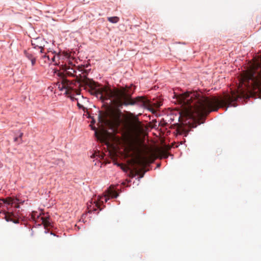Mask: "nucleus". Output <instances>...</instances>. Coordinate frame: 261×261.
<instances>
[{
	"mask_svg": "<svg viewBox=\"0 0 261 261\" xmlns=\"http://www.w3.org/2000/svg\"><path fill=\"white\" fill-rule=\"evenodd\" d=\"M105 202H107L108 200H109V198L104 197Z\"/></svg>",
	"mask_w": 261,
	"mask_h": 261,
	"instance_id": "cd10ccee",
	"label": "nucleus"
},
{
	"mask_svg": "<svg viewBox=\"0 0 261 261\" xmlns=\"http://www.w3.org/2000/svg\"><path fill=\"white\" fill-rule=\"evenodd\" d=\"M13 204L14 202L10 198L0 199V205H1V206L4 207L2 211H4V214L5 215L6 217L7 216H9L10 217H14V214L12 212L7 211V210H8V206H13Z\"/></svg>",
	"mask_w": 261,
	"mask_h": 261,
	"instance_id": "1a4fd4ad",
	"label": "nucleus"
},
{
	"mask_svg": "<svg viewBox=\"0 0 261 261\" xmlns=\"http://www.w3.org/2000/svg\"><path fill=\"white\" fill-rule=\"evenodd\" d=\"M55 164L59 166H64V162L62 159H58L55 161Z\"/></svg>",
	"mask_w": 261,
	"mask_h": 261,
	"instance_id": "dca6fc26",
	"label": "nucleus"
},
{
	"mask_svg": "<svg viewBox=\"0 0 261 261\" xmlns=\"http://www.w3.org/2000/svg\"><path fill=\"white\" fill-rule=\"evenodd\" d=\"M144 174H145V172H144L143 173H142L141 175H140L139 177V178H141L142 177H143L144 175Z\"/></svg>",
	"mask_w": 261,
	"mask_h": 261,
	"instance_id": "c756f323",
	"label": "nucleus"
},
{
	"mask_svg": "<svg viewBox=\"0 0 261 261\" xmlns=\"http://www.w3.org/2000/svg\"><path fill=\"white\" fill-rule=\"evenodd\" d=\"M87 216V214H83L82 215V218H81V219L83 220V221H84V219H85L86 217Z\"/></svg>",
	"mask_w": 261,
	"mask_h": 261,
	"instance_id": "393cba45",
	"label": "nucleus"
},
{
	"mask_svg": "<svg viewBox=\"0 0 261 261\" xmlns=\"http://www.w3.org/2000/svg\"><path fill=\"white\" fill-rule=\"evenodd\" d=\"M76 66L73 65L71 62H69L68 65L62 64L61 65L60 69L63 71L60 76L61 77L70 76L74 77L76 76Z\"/></svg>",
	"mask_w": 261,
	"mask_h": 261,
	"instance_id": "0eeeda50",
	"label": "nucleus"
},
{
	"mask_svg": "<svg viewBox=\"0 0 261 261\" xmlns=\"http://www.w3.org/2000/svg\"><path fill=\"white\" fill-rule=\"evenodd\" d=\"M86 84L91 89L92 95L99 98L102 101L113 99L115 105V94L117 90L107 88L93 80L86 82Z\"/></svg>",
	"mask_w": 261,
	"mask_h": 261,
	"instance_id": "7ed1b4c3",
	"label": "nucleus"
},
{
	"mask_svg": "<svg viewBox=\"0 0 261 261\" xmlns=\"http://www.w3.org/2000/svg\"><path fill=\"white\" fill-rule=\"evenodd\" d=\"M247 79L257 87L261 89V66L257 65L255 68L251 69L247 73Z\"/></svg>",
	"mask_w": 261,
	"mask_h": 261,
	"instance_id": "423d86ee",
	"label": "nucleus"
},
{
	"mask_svg": "<svg viewBox=\"0 0 261 261\" xmlns=\"http://www.w3.org/2000/svg\"><path fill=\"white\" fill-rule=\"evenodd\" d=\"M103 203L104 201L102 200L100 202L95 200L93 201L92 200L88 201L87 203L88 213H91L93 212L96 214H98L99 212L105 207Z\"/></svg>",
	"mask_w": 261,
	"mask_h": 261,
	"instance_id": "6e6552de",
	"label": "nucleus"
},
{
	"mask_svg": "<svg viewBox=\"0 0 261 261\" xmlns=\"http://www.w3.org/2000/svg\"><path fill=\"white\" fill-rule=\"evenodd\" d=\"M108 20L111 23H116L119 21V18L117 16L109 17Z\"/></svg>",
	"mask_w": 261,
	"mask_h": 261,
	"instance_id": "2eb2a0df",
	"label": "nucleus"
},
{
	"mask_svg": "<svg viewBox=\"0 0 261 261\" xmlns=\"http://www.w3.org/2000/svg\"><path fill=\"white\" fill-rule=\"evenodd\" d=\"M23 134L22 133H20L19 136H18V138L20 139V141L19 142V143H21L22 142L21 138L23 136Z\"/></svg>",
	"mask_w": 261,
	"mask_h": 261,
	"instance_id": "412c9836",
	"label": "nucleus"
},
{
	"mask_svg": "<svg viewBox=\"0 0 261 261\" xmlns=\"http://www.w3.org/2000/svg\"><path fill=\"white\" fill-rule=\"evenodd\" d=\"M77 106L79 109H82L84 111V112H85L86 108L84 107L83 105L80 104L78 101L77 102Z\"/></svg>",
	"mask_w": 261,
	"mask_h": 261,
	"instance_id": "f3484780",
	"label": "nucleus"
},
{
	"mask_svg": "<svg viewBox=\"0 0 261 261\" xmlns=\"http://www.w3.org/2000/svg\"><path fill=\"white\" fill-rule=\"evenodd\" d=\"M60 91L65 90L64 94H68L69 91L74 90L76 94H81V83L77 80L70 81L65 77H61L60 81L57 84Z\"/></svg>",
	"mask_w": 261,
	"mask_h": 261,
	"instance_id": "39448f33",
	"label": "nucleus"
},
{
	"mask_svg": "<svg viewBox=\"0 0 261 261\" xmlns=\"http://www.w3.org/2000/svg\"><path fill=\"white\" fill-rule=\"evenodd\" d=\"M42 57L45 59H47V61H49V57L48 56L46 55V54L43 55Z\"/></svg>",
	"mask_w": 261,
	"mask_h": 261,
	"instance_id": "4be33fe9",
	"label": "nucleus"
},
{
	"mask_svg": "<svg viewBox=\"0 0 261 261\" xmlns=\"http://www.w3.org/2000/svg\"><path fill=\"white\" fill-rule=\"evenodd\" d=\"M85 113H86V115L87 116V118H91L90 114L89 113V112L88 111V110L87 109H86Z\"/></svg>",
	"mask_w": 261,
	"mask_h": 261,
	"instance_id": "5701e85b",
	"label": "nucleus"
},
{
	"mask_svg": "<svg viewBox=\"0 0 261 261\" xmlns=\"http://www.w3.org/2000/svg\"><path fill=\"white\" fill-rule=\"evenodd\" d=\"M187 135H188V133H186L185 134V135H184V136H185V137H186V136H187Z\"/></svg>",
	"mask_w": 261,
	"mask_h": 261,
	"instance_id": "473e14b6",
	"label": "nucleus"
},
{
	"mask_svg": "<svg viewBox=\"0 0 261 261\" xmlns=\"http://www.w3.org/2000/svg\"><path fill=\"white\" fill-rule=\"evenodd\" d=\"M14 207L16 208H19V205L18 203L15 204Z\"/></svg>",
	"mask_w": 261,
	"mask_h": 261,
	"instance_id": "bb28decb",
	"label": "nucleus"
},
{
	"mask_svg": "<svg viewBox=\"0 0 261 261\" xmlns=\"http://www.w3.org/2000/svg\"><path fill=\"white\" fill-rule=\"evenodd\" d=\"M65 95L67 97L70 98L71 100L72 101H78V99L74 97L75 95H77L76 91H75L74 90H71L70 91H69L68 94Z\"/></svg>",
	"mask_w": 261,
	"mask_h": 261,
	"instance_id": "ddd939ff",
	"label": "nucleus"
},
{
	"mask_svg": "<svg viewBox=\"0 0 261 261\" xmlns=\"http://www.w3.org/2000/svg\"><path fill=\"white\" fill-rule=\"evenodd\" d=\"M178 100L197 115H208L217 111L225 100L215 97H208L195 92H186L178 96Z\"/></svg>",
	"mask_w": 261,
	"mask_h": 261,
	"instance_id": "f257e3e1",
	"label": "nucleus"
},
{
	"mask_svg": "<svg viewBox=\"0 0 261 261\" xmlns=\"http://www.w3.org/2000/svg\"><path fill=\"white\" fill-rule=\"evenodd\" d=\"M14 141L19 142L20 141V139H19L18 137H16L14 138Z\"/></svg>",
	"mask_w": 261,
	"mask_h": 261,
	"instance_id": "a878e982",
	"label": "nucleus"
},
{
	"mask_svg": "<svg viewBox=\"0 0 261 261\" xmlns=\"http://www.w3.org/2000/svg\"><path fill=\"white\" fill-rule=\"evenodd\" d=\"M29 218L34 223L35 227L43 225L45 229L53 227V223L50 221V216L48 213L43 212L38 213L37 212L33 211L30 214ZM48 232V231L45 230V233Z\"/></svg>",
	"mask_w": 261,
	"mask_h": 261,
	"instance_id": "20e7f679",
	"label": "nucleus"
},
{
	"mask_svg": "<svg viewBox=\"0 0 261 261\" xmlns=\"http://www.w3.org/2000/svg\"><path fill=\"white\" fill-rule=\"evenodd\" d=\"M238 98V97L237 96L233 95L232 96L229 97L228 100H232L237 101Z\"/></svg>",
	"mask_w": 261,
	"mask_h": 261,
	"instance_id": "a211bd4d",
	"label": "nucleus"
},
{
	"mask_svg": "<svg viewBox=\"0 0 261 261\" xmlns=\"http://www.w3.org/2000/svg\"><path fill=\"white\" fill-rule=\"evenodd\" d=\"M98 119H99V121H100V120H101V114H100H100H99V115H98Z\"/></svg>",
	"mask_w": 261,
	"mask_h": 261,
	"instance_id": "7c9ffc66",
	"label": "nucleus"
},
{
	"mask_svg": "<svg viewBox=\"0 0 261 261\" xmlns=\"http://www.w3.org/2000/svg\"><path fill=\"white\" fill-rule=\"evenodd\" d=\"M31 61L32 66H34L36 63V57L30 60Z\"/></svg>",
	"mask_w": 261,
	"mask_h": 261,
	"instance_id": "6ab92c4d",
	"label": "nucleus"
},
{
	"mask_svg": "<svg viewBox=\"0 0 261 261\" xmlns=\"http://www.w3.org/2000/svg\"><path fill=\"white\" fill-rule=\"evenodd\" d=\"M131 86H133L131 85ZM135 89L132 90V87L126 86L125 88L117 90L115 94V106L119 113L118 117V121L119 122L121 118V109L123 106H134L136 104L144 102V98L138 96L134 98L132 97L135 92Z\"/></svg>",
	"mask_w": 261,
	"mask_h": 261,
	"instance_id": "f03ea898",
	"label": "nucleus"
},
{
	"mask_svg": "<svg viewBox=\"0 0 261 261\" xmlns=\"http://www.w3.org/2000/svg\"><path fill=\"white\" fill-rule=\"evenodd\" d=\"M3 167V164L0 162V168Z\"/></svg>",
	"mask_w": 261,
	"mask_h": 261,
	"instance_id": "2f4dec72",
	"label": "nucleus"
},
{
	"mask_svg": "<svg viewBox=\"0 0 261 261\" xmlns=\"http://www.w3.org/2000/svg\"><path fill=\"white\" fill-rule=\"evenodd\" d=\"M121 169H122L124 172H127V169H126V167H123V166H122V167H121Z\"/></svg>",
	"mask_w": 261,
	"mask_h": 261,
	"instance_id": "b1692460",
	"label": "nucleus"
},
{
	"mask_svg": "<svg viewBox=\"0 0 261 261\" xmlns=\"http://www.w3.org/2000/svg\"><path fill=\"white\" fill-rule=\"evenodd\" d=\"M136 163H137V166L135 168L134 171H132L130 173V174H132L130 177L132 178L135 177L136 176L138 175V174L139 173V170H140V168L141 166H143L144 161L142 159H139L137 161Z\"/></svg>",
	"mask_w": 261,
	"mask_h": 261,
	"instance_id": "9b49d317",
	"label": "nucleus"
},
{
	"mask_svg": "<svg viewBox=\"0 0 261 261\" xmlns=\"http://www.w3.org/2000/svg\"><path fill=\"white\" fill-rule=\"evenodd\" d=\"M44 42L45 40L44 38L37 37L34 39V40H32L31 44L34 48L40 49V53H43L45 46Z\"/></svg>",
	"mask_w": 261,
	"mask_h": 261,
	"instance_id": "9d476101",
	"label": "nucleus"
},
{
	"mask_svg": "<svg viewBox=\"0 0 261 261\" xmlns=\"http://www.w3.org/2000/svg\"><path fill=\"white\" fill-rule=\"evenodd\" d=\"M54 54H56V55H55V56H54L53 57V58H52V60H53V62H55V58H56V56H57V57H60V53L57 54V53H56L55 51H54Z\"/></svg>",
	"mask_w": 261,
	"mask_h": 261,
	"instance_id": "aec40b11",
	"label": "nucleus"
},
{
	"mask_svg": "<svg viewBox=\"0 0 261 261\" xmlns=\"http://www.w3.org/2000/svg\"><path fill=\"white\" fill-rule=\"evenodd\" d=\"M11 221H13L14 223H18V220H11Z\"/></svg>",
	"mask_w": 261,
	"mask_h": 261,
	"instance_id": "c85d7f7f",
	"label": "nucleus"
},
{
	"mask_svg": "<svg viewBox=\"0 0 261 261\" xmlns=\"http://www.w3.org/2000/svg\"><path fill=\"white\" fill-rule=\"evenodd\" d=\"M121 191H118L116 190H112L109 193L110 197L111 198H116L119 195Z\"/></svg>",
	"mask_w": 261,
	"mask_h": 261,
	"instance_id": "4468645a",
	"label": "nucleus"
},
{
	"mask_svg": "<svg viewBox=\"0 0 261 261\" xmlns=\"http://www.w3.org/2000/svg\"><path fill=\"white\" fill-rule=\"evenodd\" d=\"M50 234H53V235H54V236L55 235V234H54L53 232H50Z\"/></svg>",
	"mask_w": 261,
	"mask_h": 261,
	"instance_id": "72a5a7b5",
	"label": "nucleus"
},
{
	"mask_svg": "<svg viewBox=\"0 0 261 261\" xmlns=\"http://www.w3.org/2000/svg\"><path fill=\"white\" fill-rule=\"evenodd\" d=\"M23 54L25 57L30 60L36 57L35 54L30 51L29 49L28 50H24Z\"/></svg>",
	"mask_w": 261,
	"mask_h": 261,
	"instance_id": "f8f14e48",
	"label": "nucleus"
}]
</instances>
